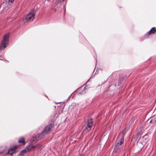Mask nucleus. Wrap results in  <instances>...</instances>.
I'll return each mask as SVG.
<instances>
[{"mask_svg": "<svg viewBox=\"0 0 156 156\" xmlns=\"http://www.w3.org/2000/svg\"><path fill=\"white\" fill-rule=\"evenodd\" d=\"M19 143H21L24 144L25 143V140L23 137H21L18 141Z\"/></svg>", "mask_w": 156, "mask_h": 156, "instance_id": "nucleus-10", "label": "nucleus"}, {"mask_svg": "<svg viewBox=\"0 0 156 156\" xmlns=\"http://www.w3.org/2000/svg\"><path fill=\"white\" fill-rule=\"evenodd\" d=\"M138 136H139V135H138V134H137V135H136V136H137L138 137H139Z\"/></svg>", "mask_w": 156, "mask_h": 156, "instance_id": "nucleus-13", "label": "nucleus"}, {"mask_svg": "<svg viewBox=\"0 0 156 156\" xmlns=\"http://www.w3.org/2000/svg\"><path fill=\"white\" fill-rule=\"evenodd\" d=\"M42 147V145L40 144H37L35 146H30L28 148L22 151L19 154V156H23L24 154L29 151L41 149Z\"/></svg>", "mask_w": 156, "mask_h": 156, "instance_id": "nucleus-2", "label": "nucleus"}, {"mask_svg": "<svg viewBox=\"0 0 156 156\" xmlns=\"http://www.w3.org/2000/svg\"><path fill=\"white\" fill-rule=\"evenodd\" d=\"M92 122L93 121L91 119H88L87 120V126L85 127L84 130L89 131L91 129V127L92 126Z\"/></svg>", "mask_w": 156, "mask_h": 156, "instance_id": "nucleus-6", "label": "nucleus"}, {"mask_svg": "<svg viewBox=\"0 0 156 156\" xmlns=\"http://www.w3.org/2000/svg\"><path fill=\"white\" fill-rule=\"evenodd\" d=\"M156 121V118H154V119H151V120L150 121V122L154 123Z\"/></svg>", "mask_w": 156, "mask_h": 156, "instance_id": "nucleus-11", "label": "nucleus"}, {"mask_svg": "<svg viewBox=\"0 0 156 156\" xmlns=\"http://www.w3.org/2000/svg\"><path fill=\"white\" fill-rule=\"evenodd\" d=\"M19 147L18 146H14L13 147H11L10 148L8 151L6 153V155H9V156H12V154L16 151V150H17Z\"/></svg>", "mask_w": 156, "mask_h": 156, "instance_id": "nucleus-5", "label": "nucleus"}, {"mask_svg": "<svg viewBox=\"0 0 156 156\" xmlns=\"http://www.w3.org/2000/svg\"><path fill=\"white\" fill-rule=\"evenodd\" d=\"M35 15L32 12H30L27 16L25 20H23V22H30L32 21L34 19Z\"/></svg>", "mask_w": 156, "mask_h": 156, "instance_id": "nucleus-4", "label": "nucleus"}, {"mask_svg": "<svg viewBox=\"0 0 156 156\" xmlns=\"http://www.w3.org/2000/svg\"><path fill=\"white\" fill-rule=\"evenodd\" d=\"M78 156H80V154H79Z\"/></svg>", "mask_w": 156, "mask_h": 156, "instance_id": "nucleus-14", "label": "nucleus"}, {"mask_svg": "<svg viewBox=\"0 0 156 156\" xmlns=\"http://www.w3.org/2000/svg\"><path fill=\"white\" fill-rule=\"evenodd\" d=\"M122 137L120 139V141L116 144L115 147L114 149V151L116 153H119L123 149L124 146V133L123 131L122 132Z\"/></svg>", "mask_w": 156, "mask_h": 156, "instance_id": "nucleus-1", "label": "nucleus"}, {"mask_svg": "<svg viewBox=\"0 0 156 156\" xmlns=\"http://www.w3.org/2000/svg\"><path fill=\"white\" fill-rule=\"evenodd\" d=\"M53 126V125L50 124L48 125L44 129V130L43 131V133H46V134L48 133L51 130Z\"/></svg>", "mask_w": 156, "mask_h": 156, "instance_id": "nucleus-7", "label": "nucleus"}, {"mask_svg": "<svg viewBox=\"0 0 156 156\" xmlns=\"http://www.w3.org/2000/svg\"><path fill=\"white\" fill-rule=\"evenodd\" d=\"M9 34L8 33L5 35L3 37L0 47V50L4 49L7 46L9 41Z\"/></svg>", "mask_w": 156, "mask_h": 156, "instance_id": "nucleus-3", "label": "nucleus"}, {"mask_svg": "<svg viewBox=\"0 0 156 156\" xmlns=\"http://www.w3.org/2000/svg\"><path fill=\"white\" fill-rule=\"evenodd\" d=\"M156 32V29L155 27H153L149 31V32L147 33L148 35L151 34H154Z\"/></svg>", "mask_w": 156, "mask_h": 156, "instance_id": "nucleus-9", "label": "nucleus"}, {"mask_svg": "<svg viewBox=\"0 0 156 156\" xmlns=\"http://www.w3.org/2000/svg\"><path fill=\"white\" fill-rule=\"evenodd\" d=\"M63 1H64L65 0H62Z\"/></svg>", "mask_w": 156, "mask_h": 156, "instance_id": "nucleus-15", "label": "nucleus"}, {"mask_svg": "<svg viewBox=\"0 0 156 156\" xmlns=\"http://www.w3.org/2000/svg\"><path fill=\"white\" fill-rule=\"evenodd\" d=\"M14 1V0H9V1L11 2H13Z\"/></svg>", "mask_w": 156, "mask_h": 156, "instance_id": "nucleus-12", "label": "nucleus"}, {"mask_svg": "<svg viewBox=\"0 0 156 156\" xmlns=\"http://www.w3.org/2000/svg\"><path fill=\"white\" fill-rule=\"evenodd\" d=\"M46 134V133H43V132L40 134L37 135L36 137V140L37 139H41L44 137L45 135Z\"/></svg>", "mask_w": 156, "mask_h": 156, "instance_id": "nucleus-8", "label": "nucleus"}]
</instances>
